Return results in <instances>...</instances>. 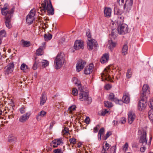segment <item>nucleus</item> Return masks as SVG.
Instances as JSON below:
<instances>
[{
	"instance_id": "nucleus-1",
	"label": "nucleus",
	"mask_w": 153,
	"mask_h": 153,
	"mask_svg": "<svg viewBox=\"0 0 153 153\" xmlns=\"http://www.w3.org/2000/svg\"><path fill=\"white\" fill-rule=\"evenodd\" d=\"M77 84L78 88V90L80 92L79 94V100L81 101H84L86 103L90 104L92 102V99L91 97H88V91H85L83 87L81 86L80 83L75 82Z\"/></svg>"
},
{
	"instance_id": "nucleus-2",
	"label": "nucleus",
	"mask_w": 153,
	"mask_h": 153,
	"mask_svg": "<svg viewBox=\"0 0 153 153\" xmlns=\"http://www.w3.org/2000/svg\"><path fill=\"white\" fill-rule=\"evenodd\" d=\"M40 10L45 12L46 11L49 15H53L54 13V9L50 0H45L41 4Z\"/></svg>"
},
{
	"instance_id": "nucleus-3",
	"label": "nucleus",
	"mask_w": 153,
	"mask_h": 153,
	"mask_svg": "<svg viewBox=\"0 0 153 153\" xmlns=\"http://www.w3.org/2000/svg\"><path fill=\"white\" fill-rule=\"evenodd\" d=\"M65 55L62 53L58 54L54 59V64L56 68H60L63 65L65 60Z\"/></svg>"
},
{
	"instance_id": "nucleus-4",
	"label": "nucleus",
	"mask_w": 153,
	"mask_h": 153,
	"mask_svg": "<svg viewBox=\"0 0 153 153\" xmlns=\"http://www.w3.org/2000/svg\"><path fill=\"white\" fill-rule=\"evenodd\" d=\"M87 43L88 48L89 50H91L92 49L96 50L98 47L97 41L94 39H88Z\"/></svg>"
},
{
	"instance_id": "nucleus-5",
	"label": "nucleus",
	"mask_w": 153,
	"mask_h": 153,
	"mask_svg": "<svg viewBox=\"0 0 153 153\" xmlns=\"http://www.w3.org/2000/svg\"><path fill=\"white\" fill-rule=\"evenodd\" d=\"M114 30L111 32V33L109 35L110 40H108V44L109 45V48L111 51H112L113 49L116 46V43L113 41L116 38L117 36L114 32L113 31Z\"/></svg>"
},
{
	"instance_id": "nucleus-6",
	"label": "nucleus",
	"mask_w": 153,
	"mask_h": 153,
	"mask_svg": "<svg viewBox=\"0 0 153 153\" xmlns=\"http://www.w3.org/2000/svg\"><path fill=\"white\" fill-rule=\"evenodd\" d=\"M141 100L139 101L138 105V109L140 111L145 109L147 105V97L140 96Z\"/></svg>"
},
{
	"instance_id": "nucleus-7",
	"label": "nucleus",
	"mask_w": 153,
	"mask_h": 153,
	"mask_svg": "<svg viewBox=\"0 0 153 153\" xmlns=\"http://www.w3.org/2000/svg\"><path fill=\"white\" fill-rule=\"evenodd\" d=\"M138 134L141 135L140 139V142L142 143L143 146L146 145L147 141L146 138V133L144 131L139 130L138 132Z\"/></svg>"
},
{
	"instance_id": "nucleus-8",
	"label": "nucleus",
	"mask_w": 153,
	"mask_h": 153,
	"mask_svg": "<svg viewBox=\"0 0 153 153\" xmlns=\"http://www.w3.org/2000/svg\"><path fill=\"white\" fill-rule=\"evenodd\" d=\"M14 65L13 62L9 63L4 69V73L5 75H8L11 73L13 71L14 68Z\"/></svg>"
},
{
	"instance_id": "nucleus-9",
	"label": "nucleus",
	"mask_w": 153,
	"mask_h": 153,
	"mask_svg": "<svg viewBox=\"0 0 153 153\" xmlns=\"http://www.w3.org/2000/svg\"><path fill=\"white\" fill-rule=\"evenodd\" d=\"M117 31L118 33L120 35L128 33V29L127 25L124 24L119 25L117 27Z\"/></svg>"
},
{
	"instance_id": "nucleus-10",
	"label": "nucleus",
	"mask_w": 153,
	"mask_h": 153,
	"mask_svg": "<svg viewBox=\"0 0 153 153\" xmlns=\"http://www.w3.org/2000/svg\"><path fill=\"white\" fill-rule=\"evenodd\" d=\"M35 11L33 9H32L27 16L26 21L28 25H30L33 23V21L34 19V16L35 15Z\"/></svg>"
},
{
	"instance_id": "nucleus-11",
	"label": "nucleus",
	"mask_w": 153,
	"mask_h": 153,
	"mask_svg": "<svg viewBox=\"0 0 153 153\" xmlns=\"http://www.w3.org/2000/svg\"><path fill=\"white\" fill-rule=\"evenodd\" d=\"M150 94V90L147 84H144L142 88V92L141 94V97H147Z\"/></svg>"
},
{
	"instance_id": "nucleus-12",
	"label": "nucleus",
	"mask_w": 153,
	"mask_h": 153,
	"mask_svg": "<svg viewBox=\"0 0 153 153\" xmlns=\"http://www.w3.org/2000/svg\"><path fill=\"white\" fill-rule=\"evenodd\" d=\"M86 64V62L82 59L79 60L76 65V71L79 72L82 69Z\"/></svg>"
},
{
	"instance_id": "nucleus-13",
	"label": "nucleus",
	"mask_w": 153,
	"mask_h": 153,
	"mask_svg": "<svg viewBox=\"0 0 153 153\" xmlns=\"http://www.w3.org/2000/svg\"><path fill=\"white\" fill-rule=\"evenodd\" d=\"M133 0H126L124 5V9L128 12L131 9L133 3Z\"/></svg>"
},
{
	"instance_id": "nucleus-14",
	"label": "nucleus",
	"mask_w": 153,
	"mask_h": 153,
	"mask_svg": "<svg viewBox=\"0 0 153 153\" xmlns=\"http://www.w3.org/2000/svg\"><path fill=\"white\" fill-rule=\"evenodd\" d=\"M9 16H6L5 17V23L6 27L9 29L12 26L11 23V18L12 16V11L9 13Z\"/></svg>"
},
{
	"instance_id": "nucleus-15",
	"label": "nucleus",
	"mask_w": 153,
	"mask_h": 153,
	"mask_svg": "<svg viewBox=\"0 0 153 153\" xmlns=\"http://www.w3.org/2000/svg\"><path fill=\"white\" fill-rule=\"evenodd\" d=\"M149 104V107L151 109L148 112L149 117L152 123L153 122V100L151 99Z\"/></svg>"
},
{
	"instance_id": "nucleus-16",
	"label": "nucleus",
	"mask_w": 153,
	"mask_h": 153,
	"mask_svg": "<svg viewBox=\"0 0 153 153\" xmlns=\"http://www.w3.org/2000/svg\"><path fill=\"white\" fill-rule=\"evenodd\" d=\"M14 10V9L13 7L11 10L9 11L8 8L6 6H5V5H4V7L1 9V13L3 15L6 16H9V13L12 11L13 15Z\"/></svg>"
},
{
	"instance_id": "nucleus-17",
	"label": "nucleus",
	"mask_w": 153,
	"mask_h": 153,
	"mask_svg": "<svg viewBox=\"0 0 153 153\" xmlns=\"http://www.w3.org/2000/svg\"><path fill=\"white\" fill-rule=\"evenodd\" d=\"M74 48L77 50L84 48L83 42L81 40H77L75 42Z\"/></svg>"
},
{
	"instance_id": "nucleus-18",
	"label": "nucleus",
	"mask_w": 153,
	"mask_h": 153,
	"mask_svg": "<svg viewBox=\"0 0 153 153\" xmlns=\"http://www.w3.org/2000/svg\"><path fill=\"white\" fill-rule=\"evenodd\" d=\"M30 115V112H27L21 116L19 118V120L21 123H24L28 120Z\"/></svg>"
},
{
	"instance_id": "nucleus-19",
	"label": "nucleus",
	"mask_w": 153,
	"mask_h": 153,
	"mask_svg": "<svg viewBox=\"0 0 153 153\" xmlns=\"http://www.w3.org/2000/svg\"><path fill=\"white\" fill-rule=\"evenodd\" d=\"M136 117V116L134 112L130 111L128 114V123L131 124L134 120Z\"/></svg>"
},
{
	"instance_id": "nucleus-20",
	"label": "nucleus",
	"mask_w": 153,
	"mask_h": 153,
	"mask_svg": "<svg viewBox=\"0 0 153 153\" xmlns=\"http://www.w3.org/2000/svg\"><path fill=\"white\" fill-rule=\"evenodd\" d=\"M63 143L62 139H56L53 140L50 143L51 146L54 147H57L59 145L62 144Z\"/></svg>"
},
{
	"instance_id": "nucleus-21",
	"label": "nucleus",
	"mask_w": 153,
	"mask_h": 153,
	"mask_svg": "<svg viewBox=\"0 0 153 153\" xmlns=\"http://www.w3.org/2000/svg\"><path fill=\"white\" fill-rule=\"evenodd\" d=\"M94 65L93 63L90 64L88 66H87L84 70V73L86 74H89L91 73L94 68Z\"/></svg>"
},
{
	"instance_id": "nucleus-22",
	"label": "nucleus",
	"mask_w": 153,
	"mask_h": 153,
	"mask_svg": "<svg viewBox=\"0 0 153 153\" xmlns=\"http://www.w3.org/2000/svg\"><path fill=\"white\" fill-rule=\"evenodd\" d=\"M47 114V112L44 110H42L36 115V119L37 121H40L42 117H45Z\"/></svg>"
},
{
	"instance_id": "nucleus-23",
	"label": "nucleus",
	"mask_w": 153,
	"mask_h": 153,
	"mask_svg": "<svg viewBox=\"0 0 153 153\" xmlns=\"http://www.w3.org/2000/svg\"><path fill=\"white\" fill-rule=\"evenodd\" d=\"M129 96L130 95L128 92H125L124 93L123 97V100L125 103H128L130 101Z\"/></svg>"
},
{
	"instance_id": "nucleus-24",
	"label": "nucleus",
	"mask_w": 153,
	"mask_h": 153,
	"mask_svg": "<svg viewBox=\"0 0 153 153\" xmlns=\"http://www.w3.org/2000/svg\"><path fill=\"white\" fill-rule=\"evenodd\" d=\"M108 98L109 100L111 101L114 102L116 103H119V101L116 97H115L114 94L113 93H111L109 94Z\"/></svg>"
},
{
	"instance_id": "nucleus-25",
	"label": "nucleus",
	"mask_w": 153,
	"mask_h": 153,
	"mask_svg": "<svg viewBox=\"0 0 153 153\" xmlns=\"http://www.w3.org/2000/svg\"><path fill=\"white\" fill-rule=\"evenodd\" d=\"M128 43L125 42L122 48V53L123 55H126L128 53Z\"/></svg>"
},
{
	"instance_id": "nucleus-26",
	"label": "nucleus",
	"mask_w": 153,
	"mask_h": 153,
	"mask_svg": "<svg viewBox=\"0 0 153 153\" xmlns=\"http://www.w3.org/2000/svg\"><path fill=\"white\" fill-rule=\"evenodd\" d=\"M109 55L107 53L104 54L100 59V61L102 63H104L108 62L109 59Z\"/></svg>"
},
{
	"instance_id": "nucleus-27",
	"label": "nucleus",
	"mask_w": 153,
	"mask_h": 153,
	"mask_svg": "<svg viewBox=\"0 0 153 153\" xmlns=\"http://www.w3.org/2000/svg\"><path fill=\"white\" fill-rule=\"evenodd\" d=\"M111 10L110 8H105L104 10V13L105 17H110L111 15Z\"/></svg>"
},
{
	"instance_id": "nucleus-28",
	"label": "nucleus",
	"mask_w": 153,
	"mask_h": 153,
	"mask_svg": "<svg viewBox=\"0 0 153 153\" xmlns=\"http://www.w3.org/2000/svg\"><path fill=\"white\" fill-rule=\"evenodd\" d=\"M101 76L102 77H105L106 80L107 79H111L110 76L108 74V71L107 70L106 68L105 69L103 73L102 74Z\"/></svg>"
},
{
	"instance_id": "nucleus-29",
	"label": "nucleus",
	"mask_w": 153,
	"mask_h": 153,
	"mask_svg": "<svg viewBox=\"0 0 153 153\" xmlns=\"http://www.w3.org/2000/svg\"><path fill=\"white\" fill-rule=\"evenodd\" d=\"M118 19L117 20V22L119 25H120L121 24H123L124 20V18L123 16L120 15L117 16Z\"/></svg>"
},
{
	"instance_id": "nucleus-30",
	"label": "nucleus",
	"mask_w": 153,
	"mask_h": 153,
	"mask_svg": "<svg viewBox=\"0 0 153 153\" xmlns=\"http://www.w3.org/2000/svg\"><path fill=\"white\" fill-rule=\"evenodd\" d=\"M47 99L46 95L42 94V97L40 99V105H43Z\"/></svg>"
},
{
	"instance_id": "nucleus-31",
	"label": "nucleus",
	"mask_w": 153,
	"mask_h": 153,
	"mask_svg": "<svg viewBox=\"0 0 153 153\" xmlns=\"http://www.w3.org/2000/svg\"><path fill=\"white\" fill-rule=\"evenodd\" d=\"M110 146L109 144L106 142L105 146H103V149L102 151V153H106L107 151H108Z\"/></svg>"
},
{
	"instance_id": "nucleus-32",
	"label": "nucleus",
	"mask_w": 153,
	"mask_h": 153,
	"mask_svg": "<svg viewBox=\"0 0 153 153\" xmlns=\"http://www.w3.org/2000/svg\"><path fill=\"white\" fill-rule=\"evenodd\" d=\"M8 141L10 143H15L16 141V138L13 136L10 135L8 138Z\"/></svg>"
},
{
	"instance_id": "nucleus-33",
	"label": "nucleus",
	"mask_w": 153,
	"mask_h": 153,
	"mask_svg": "<svg viewBox=\"0 0 153 153\" xmlns=\"http://www.w3.org/2000/svg\"><path fill=\"white\" fill-rule=\"evenodd\" d=\"M22 44L23 45V47H28L30 46V42L29 41H25L24 40H22Z\"/></svg>"
},
{
	"instance_id": "nucleus-34",
	"label": "nucleus",
	"mask_w": 153,
	"mask_h": 153,
	"mask_svg": "<svg viewBox=\"0 0 153 153\" xmlns=\"http://www.w3.org/2000/svg\"><path fill=\"white\" fill-rule=\"evenodd\" d=\"M52 37V35L51 34H45L44 35V37L45 40H50Z\"/></svg>"
},
{
	"instance_id": "nucleus-35",
	"label": "nucleus",
	"mask_w": 153,
	"mask_h": 153,
	"mask_svg": "<svg viewBox=\"0 0 153 153\" xmlns=\"http://www.w3.org/2000/svg\"><path fill=\"white\" fill-rule=\"evenodd\" d=\"M132 75V72L131 69H128L127 70L126 76L127 78L129 79L130 78Z\"/></svg>"
},
{
	"instance_id": "nucleus-36",
	"label": "nucleus",
	"mask_w": 153,
	"mask_h": 153,
	"mask_svg": "<svg viewBox=\"0 0 153 153\" xmlns=\"http://www.w3.org/2000/svg\"><path fill=\"white\" fill-rule=\"evenodd\" d=\"M41 63L42 66L44 68L46 67L49 65V62L45 60H43Z\"/></svg>"
},
{
	"instance_id": "nucleus-37",
	"label": "nucleus",
	"mask_w": 153,
	"mask_h": 153,
	"mask_svg": "<svg viewBox=\"0 0 153 153\" xmlns=\"http://www.w3.org/2000/svg\"><path fill=\"white\" fill-rule=\"evenodd\" d=\"M43 50L41 48H39L36 50V54L37 55H43Z\"/></svg>"
},
{
	"instance_id": "nucleus-38",
	"label": "nucleus",
	"mask_w": 153,
	"mask_h": 153,
	"mask_svg": "<svg viewBox=\"0 0 153 153\" xmlns=\"http://www.w3.org/2000/svg\"><path fill=\"white\" fill-rule=\"evenodd\" d=\"M104 104L105 106L108 108L111 107L113 106L111 102L108 101L105 102Z\"/></svg>"
},
{
	"instance_id": "nucleus-39",
	"label": "nucleus",
	"mask_w": 153,
	"mask_h": 153,
	"mask_svg": "<svg viewBox=\"0 0 153 153\" xmlns=\"http://www.w3.org/2000/svg\"><path fill=\"white\" fill-rule=\"evenodd\" d=\"M114 12L115 14L116 15V16H119L120 15H121L122 13V12L121 10H120L119 9H118L117 8L115 9L114 10Z\"/></svg>"
},
{
	"instance_id": "nucleus-40",
	"label": "nucleus",
	"mask_w": 153,
	"mask_h": 153,
	"mask_svg": "<svg viewBox=\"0 0 153 153\" xmlns=\"http://www.w3.org/2000/svg\"><path fill=\"white\" fill-rule=\"evenodd\" d=\"M76 106L74 105H72L69 107L68 109V111L69 113H71L72 112V111H74L75 110Z\"/></svg>"
},
{
	"instance_id": "nucleus-41",
	"label": "nucleus",
	"mask_w": 153,
	"mask_h": 153,
	"mask_svg": "<svg viewBox=\"0 0 153 153\" xmlns=\"http://www.w3.org/2000/svg\"><path fill=\"white\" fill-rule=\"evenodd\" d=\"M6 33L5 30H3L0 31V36L3 37H5Z\"/></svg>"
},
{
	"instance_id": "nucleus-42",
	"label": "nucleus",
	"mask_w": 153,
	"mask_h": 153,
	"mask_svg": "<svg viewBox=\"0 0 153 153\" xmlns=\"http://www.w3.org/2000/svg\"><path fill=\"white\" fill-rule=\"evenodd\" d=\"M108 113V111L105 109H103L101 110V116H104L106 114Z\"/></svg>"
},
{
	"instance_id": "nucleus-43",
	"label": "nucleus",
	"mask_w": 153,
	"mask_h": 153,
	"mask_svg": "<svg viewBox=\"0 0 153 153\" xmlns=\"http://www.w3.org/2000/svg\"><path fill=\"white\" fill-rule=\"evenodd\" d=\"M20 68L21 70L24 71L27 68V66L25 64L23 63L21 65Z\"/></svg>"
},
{
	"instance_id": "nucleus-44",
	"label": "nucleus",
	"mask_w": 153,
	"mask_h": 153,
	"mask_svg": "<svg viewBox=\"0 0 153 153\" xmlns=\"http://www.w3.org/2000/svg\"><path fill=\"white\" fill-rule=\"evenodd\" d=\"M86 35L87 37L89 38V39H91V34L90 31L88 29L86 31Z\"/></svg>"
},
{
	"instance_id": "nucleus-45",
	"label": "nucleus",
	"mask_w": 153,
	"mask_h": 153,
	"mask_svg": "<svg viewBox=\"0 0 153 153\" xmlns=\"http://www.w3.org/2000/svg\"><path fill=\"white\" fill-rule=\"evenodd\" d=\"M78 90L75 88H74L72 90V94L74 96H76L78 94Z\"/></svg>"
},
{
	"instance_id": "nucleus-46",
	"label": "nucleus",
	"mask_w": 153,
	"mask_h": 153,
	"mask_svg": "<svg viewBox=\"0 0 153 153\" xmlns=\"http://www.w3.org/2000/svg\"><path fill=\"white\" fill-rule=\"evenodd\" d=\"M38 63L36 61H35L33 66V68L34 70H36L37 69V65Z\"/></svg>"
},
{
	"instance_id": "nucleus-47",
	"label": "nucleus",
	"mask_w": 153,
	"mask_h": 153,
	"mask_svg": "<svg viewBox=\"0 0 153 153\" xmlns=\"http://www.w3.org/2000/svg\"><path fill=\"white\" fill-rule=\"evenodd\" d=\"M100 127V126L99 125H97L96 127H94V133L97 132L98 131L99 128Z\"/></svg>"
},
{
	"instance_id": "nucleus-48",
	"label": "nucleus",
	"mask_w": 153,
	"mask_h": 153,
	"mask_svg": "<svg viewBox=\"0 0 153 153\" xmlns=\"http://www.w3.org/2000/svg\"><path fill=\"white\" fill-rule=\"evenodd\" d=\"M69 141L71 144H74L76 143V140L74 138H71L69 139Z\"/></svg>"
},
{
	"instance_id": "nucleus-49",
	"label": "nucleus",
	"mask_w": 153,
	"mask_h": 153,
	"mask_svg": "<svg viewBox=\"0 0 153 153\" xmlns=\"http://www.w3.org/2000/svg\"><path fill=\"white\" fill-rule=\"evenodd\" d=\"M54 153H62V152L61 149H57L54 150Z\"/></svg>"
},
{
	"instance_id": "nucleus-50",
	"label": "nucleus",
	"mask_w": 153,
	"mask_h": 153,
	"mask_svg": "<svg viewBox=\"0 0 153 153\" xmlns=\"http://www.w3.org/2000/svg\"><path fill=\"white\" fill-rule=\"evenodd\" d=\"M128 146V144L127 143H126L125 145L123 146V149L124 150H125L126 151L127 149Z\"/></svg>"
},
{
	"instance_id": "nucleus-51",
	"label": "nucleus",
	"mask_w": 153,
	"mask_h": 153,
	"mask_svg": "<svg viewBox=\"0 0 153 153\" xmlns=\"http://www.w3.org/2000/svg\"><path fill=\"white\" fill-rule=\"evenodd\" d=\"M104 131V128H102L100 129L98 134H99L102 135L103 134Z\"/></svg>"
},
{
	"instance_id": "nucleus-52",
	"label": "nucleus",
	"mask_w": 153,
	"mask_h": 153,
	"mask_svg": "<svg viewBox=\"0 0 153 153\" xmlns=\"http://www.w3.org/2000/svg\"><path fill=\"white\" fill-rule=\"evenodd\" d=\"M111 134V133L110 132H108L106 134L105 138L104 139L105 140H106L108 138L109 136Z\"/></svg>"
},
{
	"instance_id": "nucleus-53",
	"label": "nucleus",
	"mask_w": 153,
	"mask_h": 153,
	"mask_svg": "<svg viewBox=\"0 0 153 153\" xmlns=\"http://www.w3.org/2000/svg\"><path fill=\"white\" fill-rule=\"evenodd\" d=\"M146 149V148L145 146H143L140 148V151L141 152H143L145 151Z\"/></svg>"
},
{
	"instance_id": "nucleus-54",
	"label": "nucleus",
	"mask_w": 153,
	"mask_h": 153,
	"mask_svg": "<svg viewBox=\"0 0 153 153\" xmlns=\"http://www.w3.org/2000/svg\"><path fill=\"white\" fill-rule=\"evenodd\" d=\"M55 122L54 121L52 122L50 124L49 128L50 129H52L53 125H54Z\"/></svg>"
},
{
	"instance_id": "nucleus-55",
	"label": "nucleus",
	"mask_w": 153,
	"mask_h": 153,
	"mask_svg": "<svg viewBox=\"0 0 153 153\" xmlns=\"http://www.w3.org/2000/svg\"><path fill=\"white\" fill-rule=\"evenodd\" d=\"M90 119L88 117H87L85 119V123L86 124H89V123Z\"/></svg>"
},
{
	"instance_id": "nucleus-56",
	"label": "nucleus",
	"mask_w": 153,
	"mask_h": 153,
	"mask_svg": "<svg viewBox=\"0 0 153 153\" xmlns=\"http://www.w3.org/2000/svg\"><path fill=\"white\" fill-rule=\"evenodd\" d=\"M126 121V119L125 118H123L122 120L120 121V123L122 124H123L125 123Z\"/></svg>"
},
{
	"instance_id": "nucleus-57",
	"label": "nucleus",
	"mask_w": 153,
	"mask_h": 153,
	"mask_svg": "<svg viewBox=\"0 0 153 153\" xmlns=\"http://www.w3.org/2000/svg\"><path fill=\"white\" fill-rule=\"evenodd\" d=\"M117 2L119 3L120 4L122 5L124 2V0H117Z\"/></svg>"
},
{
	"instance_id": "nucleus-58",
	"label": "nucleus",
	"mask_w": 153,
	"mask_h": 153,
	"mask_svg": "<svg viewBox=\"0 0 153 153\" xmlns=\"http://www.w3.org/2000/svg\"><path fill=\"white\" fill-rule=\"evenodd\" d=\"M113 123L114 126H116L118 125V121L114 120L113 121Z\"/></svg>"
},
{
	"instance_id": "nucleus-59",
	"label": "nucleus",
	"mask_w": 153,
	"mask_h": 153,
	"mask_svg": "<svg viewBox=\"0 0 153 153\" xmlns=\"http://www.w3.org/2000/svg\"><path fill=\"white\" fill-rule=\"evenodd\" d=\"M20 113L22 114L25 112V111L23 108H21L19 110Z\"/></svg>"
},
{
	"instance_id": "nucleus-60",
	"label": "nucleus",
	"mask_w": 153,
	"mask_h": 153,
	"mask_svg": "<svg viewBox=\"0 0 153 153\" xmlns=\"http://www.w3.org/2000/svg\"><path fill=\"white\" fill-rule=\"evenodd\" d=\"M105 88L107 90H108L110 88V86L109 85H107L105 86Z\"/></svg>"
},
{
	"instance_id": "nucleus-61",
	"label": "nucleus",
	"mask_w": 153,
	"mask_h": 153,
	"mask_svg": "<svg viewBox=\"0 0 153 153\" xmlns=\"http://www.w3.org/2000/svg\"><path fill=\"white\" fill-rule=\"evenodd\" d=\"M111 149H114V153H115L116 151V146H112L111 147Z\"/></svg>"
},
{
	"instance_id": "nucleus-62",
	"label": "nucleus",
	"mask_w": 153,
	"mask_h": 153,
	"mask_svg": "<svg viewBox=\"0 0 153 153\" xmlns=\"http://www.w3.org/2000/svg\"><path fill=\"white\" fill-rule=\"evenodd\" d=\"M138 145H137V144L135 143L133 145H132V147H135V148H137V147Z\"/></svg>"
},
{
	"instance_id": "nucleus-63",
	"label": "nucleus",
	"mask_w": 153,
	"mask_h": 153,
	"mask_svg": "<svg viewBox=\"0 0 153 153\" xmlns=\"http://www.w3.org/2000/svg\"><path fill=\"white\" fill-rule=\"evenodd\" d=\"M82 143H79L77 147L79 148L82 145Z\"/></svg>"
},
{
	"instance_id": "nucleus-64",
	"label": "nucleus",
	"mask_w": 153,
	"mask_h": 153,
	"mask_svg": "<svg viewBox=\"0 0 153 153\" xmlns=\"http://www.w3.org/2000/svg\"><path fill=\"white\" fill-rule=\"evenodd\" d=\"M101 135H102V134H98V139L99 140H101Z\"/></svg>"
}]
</instances>
